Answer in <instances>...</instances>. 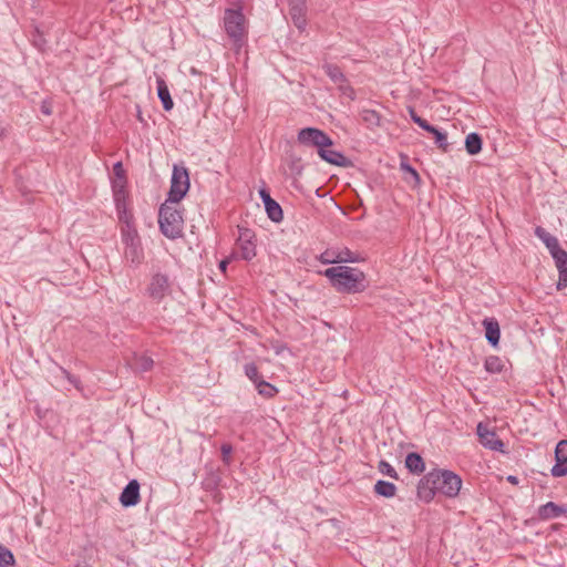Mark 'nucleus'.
I'll return each mask as SVG.
<instances>
[{
    "label": "nucleus",
    "instance_id": "39448f33",
    "mask_svg": "<svg viewBox=\"0 0 567 567\" xmlns=\"http://www.w3.org/2000/svg\"><path fill=\"white\" fill-rule=\"evenodd\" d=\"M224 29L235 45H241L247 35L246 18L241 8L225 10Z\"/></svg>",
    "mask_w": 567,
    "mask_h": 567
},
{
    "label": "nucleus",
    "instance_id": "ddd939ff",
    "mask_svg": "<svg viewBox=\"0 0 567 567\" xmlns=\"http://www.w3.org/2000/svg\"><path fill=\"white\" fill-rule=\"evenodd\" d=\"M563 515H567V504L547 502L546 504L540 505L537 509V517L540 520H550Z\"/></svg>",
    "mask_w": 567,
    "mask_h": 567
},
{
    "label": "nucleus",
    "instance_id": "bb28decb",
    "mask_svg": "<svg viewBox=\"0 0 567 567\" xmlns=\"http://www.w3.org/2000/svg\"><path fill=\"white\" fill-rule=\"evenodd\" d=\"M255 386L258 393L266 399H271L276 396L278 393V389L271 383L265 381L264 379L259 381Z\"/></svg>",
    "mask_w": 567,
    "mask_h": 567
},
{
    "label": "nucleus",
    "instance_id": "09e8293b",
    "mask_svg": "<svg viewBox=\"0 0 567 567\" xmlns=\"http://www.w3.org/2000/svg\"><path fill=\"white\" fill-rule=\"evenodd\" d=\"M228 264H229V259H228V258L223 259V260L219 262V265H218L219 270H220L221 272H224V274H225V272H226V269H227Z\"/></svg>",
    "mask_w": 567,
    "mask_h": 567
},
{
    "label": "nucleus",
    "instance_id": "f257e3e1",
    "mask_svg": "<svg viewBox=\"0 0 567 567\" xmlns=\"http://www.w3.org/2000/svg\"><path fill=\"white\" fill-rule=\"evenodd\" d=\"M462 487V478L450 470H433L425 474L416 486L417 498L424 503H430L436 493H441L449 498L458 495Z\"/></svg>",
    "mask_w": 567,
    "mask_h": 567
},
{
    "label": "nucleus",
    "instance_id": "4be33fe9",
    "mask_svg": "<svg viewBox=\"0 0 567 567\" xmlns=\"http://www.w3.org/2000/svg\"><path fill=\"white\" fill-rule=\"evenodd\" d=\"M265 209L270 220L280 223L284 219L282 208L274 198L266 202Z\"/></svg>",
    "mask_w": 567,
    "mask_h": 567
},
{
    "label": "nucleus",
    "instance_id": "c03bdc74",
    "mask_svg": "<svg viewBox=\"0 0 567 567\" xmlns=\"http://www.w3.org/2000/svg\"><path fill=\"white\" fill-rule=\"evenodd\" d=\"M402 168L410 173L415 181H420L419 173L409 164H402Z\"/></svg>",
    "mask_w": 567,
    "mask_h": 567
},
{
    "label": "nucleus",
    "instance_id": "a19ab883",
    "mask_svg": "<svg viewBox=\"0 0 567 567\" xmlns=\"http://www.w3.org/2000/svg\"><path fill=\"white\" fill-rule=\"evenodd\" d=\"M417 125H419L422 130H424V131H426V132L431 133L432 135H434V134L437 132V130H439V128H436L435 126L431 125L426 120L417 121Z\"/></svg>",
    "mask_w": 567,
    "mask_h": 567
},
{
    "label": "nucleus",
    "instance_id": "473e14b6",
    "mask_svg": "<svg viewBox=\"0 0 567 567\" xmlns=\"http://www.w3.org/2000/svg\"><path fill=\"white\" fill-rule=\"evenodd\" d=\"M246 377L256 385L259 381L262 380V377L259 374L258 368L255 363H247L244 367Z\"/></svg>",
    "mask_w": 567,
    "mask_h": 567
},
{
    "label": "nucleus",
    "instance_id": "aec40b11",
    "mask_svg": "<svg viewBox=\"0 0 567 567\" xmlns=\"http://www.w3.org/2000/svg\"><path fill=\"white\" fill-rule=\"evenodd\" d=\"M483 140L478 133L472 132L465 138V148L470 155H476L482 151Z\"/></svg>",
    "mask_w": 567,
    "mask_h": 567
},
{
    "label": "nucleus",
    "instance_id": "423d86ee",
    "mask_svg": "<svg viewBox=\"0 0 567 567\" xmlns=\"http://www.w3.org/2000/svg\"><path fill=\"white\" fill-rule=\"evenodd\" d=\"M189 189V174L185 166L174 165L167 202L179 204Z\"/></svg>",
    "mask_w": 567,
    "mask_h": 567
},
{
    "label": "nucleus",
    "instance_id": "a18cd8bd",
    "mask_svg": "<svg viewBox=\"0 0 567 567\" xmlns=\"http://www.w3.org/2000/svg\"><path fill=\"white\" fill-rule=\"evenodd\" d=\"M259 196L264 203V206L266 205V202L272 199V197L270 196L269 192L266 188L259 189Z\"/></svg>",
    "mask_w": 567,
    "mask_h": 567
},
{
    "label": "nucleus",
    "instance_id": "72a5a7b5",
    "mask_svg": "<svg viewBox=\"0 0 567 567\" xmlns=\"http://www.w3.org/2000/svg\"><path fill=\"white\" fill-rule=\"evenodd\" d=\"M379 471L391 478L399 480V475L394 467L388 463L386 461H380L379 463Z\"/></svg>",
    "mask_w": 567,
    "mask_h": 567
},
{
    "label": "nucleus",
    "instance_id": "58836bf2",
    "mask_svg": "<svg viewBox=\"0 0 567 567\" xmlns=\"http://www.w3.org/2000/svg\"><path fill=\"white\" fill-rule=\"evenodd\" d=\"M113 172H114V175L117 177V179H121L122 184L124 185V183L126 182V177H125V171H124L121 162H117L113 165Z\"/></svg>",
    "mask_w": 567,
    "mask_h": 567
},
{
    "label": "nucleus",
    "instance_id": "6e6552de",
    "mask_svg": "<svg viewBox=\"0 0 567 567\" xmlns=\"http://www.w3.org/2000/svg\"><path fill=\"white\" fill-rule=\"evenodd\" d=\"M236 245L239 249V256L241 259L250 261L256 256L255 233L246 227H239Z\"/></svg>",
    "mask_w": 567,
    "mask_h": 567
},
{
    "label": "nucleus",
    "instance_id": "dca6fc26",
    "mask_svg": "<svg viewBox=\"0 0 567 567\" xmlns=\"http://www.w3.org/2000/svg\"><path fill=\"white\" fill-rule=\"evenodd\" d=\"M305 3V0L290 3L289 13L291 16V20L299 30L305 29L307 23Z\"/></svg>",
    "mask_w": 567,
    "mask_h": 567
},
{
    "label": "nucleus",
    "instance_id": "393cba45",
    "mask_svg": "<svg viewBox=\"0 0 567 567\" xmlns=\"http://www.w3.org/2000/svg\"><path fill=\"white\" fill-rule=\"evenodd\" d=\"M361 118L369 128L378 127L381 124V115L375 110H362Z\"/></svg>",
    "mask_w": 567,
    "mask_h": 567
},
{
    "label": "nucleus",
    "instance_id": "49530a36",
    "mask_svg": "<svg viewBox=\"0 0 567 567\" xmlns=\"http://www.w3.org/2000/svg\"><path fill=\"white\" fill-rule=\"evenodd\" d=\"M409 114H410V117L411 120L417 125V121H423L424 118H422L421 116L417 115V113L415 112V110L413 107H409Z\"/></svg>",
    "mask_w": 567,
    "mask_h": 567
},
{
    "label": "nucleus",
    "instance_id": "412c9836",
    "mask_svg": "<svg viewBox=\"0 0 567 567\" xmlns=\"http://www.w3.org/2000/svg\"><path fill=\"white\" fill-rule=\"evenodd\" d=\"M113 197H114V204H115L116 212L127 209L126 193H125L123 184L120 185V184L115 183L113 185Z\"/></svg>",
    "mask_w": 567,
    "mask_h": 567
},
{
    "label": "nucleus",
    "instance_id": "3c124183",
    "mask_svg": "<svg viewBox=\"0 0 567 567\" xmlns=\"http://www.w3.org/2000/svg\"><path fill=\"white\" fill-rule=\"evenodd\" d=\"M42 112L45 114H50V111L48 110V107H42Z\"/></svg>",
    "mask_w": 567,
    "mask_h": 567
},
{
    "label": "nucleus",
    "instance_id": "37998d69",
    "mask_svg": "<svg viewBox=\"0 0 567 567\" xmlns=\"http://www.w3.org/2000/svg\"><path fill=\"white\" fill-rule=\"evenodd\" d=\"M417 125H419L422 130H424V131H426V132L431 133L432 135H434V134L437 132V130H439V128H436L435 126L431 125L426 120L417 121Z\"/></svg>",
    "mask_w": 567,
    "mask_h": 567
},
{
    "label": "nucleus",
    "instance_id": "603ef678",
    "mask_svg": "<svg viewBox=\"0 0 567 567\" xmlns=\"http://www.w3.org/2000/svg\"><path fill=\"white\" fill-rule=\"evenodd\" d=\"M137 117L142 121L141 111H137Z\"/></svg>",
    "mask_w": 567,
    "mask_h": 567
},
{
    "label": "nucleus",
    "instance_id": "6ab92c4d",
    "mask_svg": "<svg viewBox=\"0 0 567 567\" xmlns=\"http://www.w3.org/2000/svg\"><path fill=\"white\" fill-rule=\"evenodd\" d=\"M535 236L545 244L546 248L549 250V254L560 247L558 239L542 226H537L535 228Z\"/></svg>",
    "mask_w": 567,
    "mask_h": 567
},
{
    "label": "nucleus",
    "instance_id": "f704fd0d",
    "mask_svg": "<svg viewBox=\"0 0 567 567\" xmlns=\"http://www.w3.org/2000/svg\"><path fill=\"white\" fill-rule=\"evenodd\" d=\"M435 140L436 146L442 150L443 152L449 151L450 144L447 143V135L444 132H441L437 130V132L433 135Z\"/></svg>",
    "mask_w": 567,
    "mask_h": 567
},
{
    "label": "nucleus",
    "instance_id": "79ce46f5",
    "mask_svg": "<svg viewBox=\"0 0 567 567\" xmlns=\"http://www.w3.org/2000/svg\"><path fill=\"white\" fill-rule=\"evenodd\" d=\"M417 125H419L422 130H424V131H426V132L431 133L432 135H434V134L437 132V130H439V128H436L435 126L431 125L426 120L417 121Z\"/></svg>",
    "mask_w": 567,
    "mask_h": 567
},
{
    "label": "nucleus",
    "instance_id": "f03ea898",
    "mask_svg": "<svg viewBox=\"0 0 567 567\" xmlns=\"http://www.w3.org/2000/svg\"><path fill=\"white\" fill-rule=\"evenodd\" d=\"M324 276L330 286L339 293L355 295L369 288L367 275L359 268L339 265L319 272Z\"/></svg>",
    "mask_w": 567,
    "mask_h": 567
},
{
    "label": "nucleus",
    "instance_id": "a878e982",
    "mask_svg": "<svg viewBox=\"0 0 567 567\" xmlns=\"http://www.w3.org/2000/svg\"><path fill=\"white\" fill-rule=\"evenodd\" d=\"M132 364H133L134 370H136L138 372H147L153 368L154 361L151 357L138 355V357L134 358Z\"/></svg>",
    "mask_w": 567,
    "mask_h": 567
},
{
    "label": "nucleus",
    "instance_id": "c756f323",
    "mask_svg": "<svg viewBox=\"0 0 567 567\" xmlns=\"http://www.w3.org/2000/svg\"><path fill=\"white\" fill-rule=\"evenodd\" d=\"M324 70H326L327 75L334 83H346L347 82V79L339 66L333 65V64H328L324 66Z\"/></svg>",
    "mask_w": 567,
    "mask_h": 567
},
{
    "label": "nucleus",
    "instance_id": "de8ad7c7",
    "mask_svg": "<svg viewBox=\"0 0 567 567\" xmlns=\"http://www.w3.org/2000/svg\"><path fill=\"white\" fill-rule=\"evenodd\" d=\"M409 114H410V117L411 120L417 125V121H423L424 118H422L421 116L417 115V113L415 112V110L413 107H409Z\"/></svg>",
    "mask_w": 567,
    "mask_h": 567
},
{
    "label": "nucleus",
    "instance_id": "f8f14e48",
    "mask_svg": "<svg viewBox=\"0 0 567 567\" xmlns=\"http://www.w3.org/2000/svg\"><path fill=\"white\" fill-rule=\"evenodd\" d=\"M140 487L137 480H131L127 483L120 495V503L123 507H133L140 503Z\"/></svg>",
    "mask_w": 567,
    "mask_h": 567
},
{
    "label": "nucleus",
    "instance_id": "1a4fd4ad",
    "mask_svg": "<svg viewBox=\"0 0 567 567\" xmlns=\"http://www.w3.org/2000/svg\"><path fill=\"white\" fill-rule=\"evenodd\" d=\"M477 435L480 437V443L491 451L504 452V442L497 436L494 431H491L483 423H478Z\"/></svg>",
    "mask_w": 567,
    "mask_h": 567
},
{
    "label": "nucleus",
    "instance_id": "2eb2a0df",
    "mask_svg": "<svg viewBox=\"0 0 567 567\" xmlns=\"http://www.w3.org/2000/svg\"><path fill=\"white\" fill-rule=\"evenodd\" d=\"M124 257L131 266L137 267L142 264L144 259V251L142 247V243L135 241L134 244L124 247Z\"/></svg>",
    "mask_w": 567,
    "mask_h": 567
},
{
    "label": "nucleus",
    "instance_id": "c9c22d12",
    "mask_svg": "<svg viewBox=\"0 0 567 567\" xmlns=\"http://www.w3.org/2000/svg\"><path fill=\"white\" fill-rule=\"evenodd\" d=\"M59 370L61 371L62 375L79 391H82V383H81V380L71 374L66 369H64L63 367L59 365Z\"/></svg>",
    "mask_w": 567,
    "mask_h": 567
},
{
    "label": "nucleus",
    "instance_id": "5701e85b",
    "mask_svg": "<svg viewBox=\"0 0 567 567\" xmlns=\"http://www.w3.org/2000/svg\"><path fill=\"white\" fill-rule=\"evenodd\" d=\"M374 492L379 496L391 498L396 493V486L393 483H391V482L379 480L374 484Z\"/></svg>",
    "mask_w": 567,
    "mask_h": 567
},
{
    "label": "nucleus",
    "instance_id": "20e7f679",
    "mask_svg": "<svg viewBox=\"0 0 567 567\" xmlns=\"http://www.w3.org/2000/svg\"><path fill=\"white\" fill-rule=\"evenodd\" d=\"M178 206L179 204H171L166 199L158 210L159 230L169 239H177L183 236V210Z\"/></svg>",
    "mask_w": 567,
    "mask_h": 567
},
{
    "label": "nucleus",
    "instance_id": "864d4df0",
    "mask_svg": "<svg viewBox=\"0 0 567 567\" xmlns=\"http://www.w3.org/2000/svg\"><path fill=\"white\" fill-rule=\"evenodd\" d=\"M137 117L142 121L141 111H137Z\"/></svg>",
    "mask_w": 567,
    "mask_h": 567
},
{
    "label": "nucleus",
    "instance_id": "5fc2aeb1",
    "mask_svg": "<svg viewBox=\"0 0 567 567\" xmlns=\"http://www.w3.org/2000/svg\"><path fill=\"white\" fill-rule=\"evenodd\" d=\"M297 174H301V167L297 169Z\"/></svg>",
    "mask_w": 567,
    "mask_h": 567
},
{
    "label": "nucleus",
    "instance_id": "8fccbe9b",
    "mask_svg": "<svg viewBox=\"0 0 567 567\" xmlns=\"http://www.w3.org/2000/svg\"><path fill=\"white\" fill-rule=\"evenodd\" d=\"M506 480L513 485H517L519 483L518 477L515 475H508Z\"/></svg>",
    "mask_w": 567,
    "mask_h": 567
},
{
    "label": "nucleus",
    "instance_id": "e433bc0d",
    "mask_svg": "<svg viewBox=\"0 0 567 567\" xmlns=\"http://www.w3.org/2000/svg\"><path fill=\"white\" fill-rule=\"evenodd\" d=\"M117 216L122 226L135 227L133 214L128 209L117 212Z\"/></svg>",
    "mask_w": 567,
    "mask_h": 567
},
{
    "label": "nucleus",
    "instance_id": "2f4dec72",
    "mask_svg": "<svg viewBox=\"0 0 567 567\" xmlns=\"http://www.w3.org/2000/svg\"><path fill=\"white\" fill-rule=\"evenodd\" d=\"M317 259L323 265L338 264V249L328 248Z\"/></svg>",
    "mask_w": 567,
    "mask_h": 567
},
{
    "label": "nucleus",
    "instance_id": "c85d7f7f",
    "mask_svg": "<svg viewBox=\"0 0 567 567\" xmlns=\"http://www.w3.org/2000/svg\"><path fill=\"white\" fill-rule=\"evenodd\" d=\"M484 368L489 373H499L503 371L504 364L499 357L489 355L485 360Z\"/></svg>",
    "mask_w": 567,
    "mask_h": 567
},
{
    "label": "nucleus",
    "instance_id": "0eeeda50",
    "mask_svg": "<svg viewBox=\"0 0 567 567\" xmlns=\"http://www.w3.org/2000/svg\"><path fill=\"white\" fill-rule=\"evenodd\" d=\"M171 292L168 275L156 272L151 277L146 288L147 296L156 302H161Z\"/></svg>",
    "mask_w": 567,
    "mask_h": 567
},
{
    "label": "nucleus",
    "instance_id": "f3484780",
    "mask_svg": "<svg viewBox=\"0 0 567 567\" xmlns=\"http://www.w3.org/2000/svg\"><path fill=\"white\" fill-rule=\"evenodd\" d=\"M405 467L414 475H420L425 471V462L416 452H410L405 457Z\"/></svg>",
    "mask_w": 567,
    "mask_h": 567
},
{
    "label": "nucleus",
    "instance_id": "7ed1b4c3",
    "mask_svg": "<svg viewBox=\"0 0 567 567\" xmlns=\"http://www.w3.org/2000/svg\"><path fill=\"white\" fill-rule=\"evenodd\" d=\"M297 141L301 145L316 147L320 158L329 164L340 167H349L352 164L341 152L331 148L334 145L333 141L320 128H301L298 132Z\"/></svg>",
    "mask_w": 567,
    "mask_h": 567
},
{
    "label": "nucleus",
    "instance_id": "4c0bfd02",
    "mask_svg": "<svg viewBox=\"0 0 567 567\" xmlns=\"http://www.w3.org/2000/svg\"><path fill=\"white\" fill-rule=\"evenodd\" d=\"M220 452H221L223 463L226 465H229L230 461H231L230 455L233 453V446L229 443H224L220 446Z\"/></svg>",
    "mask_w": 567,
    "mask_h": 567
},
{
    "label": "nucleus",
    "instance_id": "4468645a",
    "mask_svg": "<svg viewBox=\"0 0 567 567\" xmlns=\"http://www.w3.org/2000/svg\"><path fill=\"white\" fill-rule=\"evenodd\" d=\"M485 338L492 347H497L501 338L499 323L495 318H485L483 320Z\"/></svg>",
    "mask_w": 567,
    "mask_h": 567
},
{
    "label": "nucleus",
    "instance_id": "9d476101",
    "mask_svg": "<svg viewBox=\"0 0 567 567\" xmlns=\"http://www.w3.org/2000/svg\"><path fill=\"white\" fill-rule=\"evenodd\" d=\"M555 465L550 468L553 477L567 475V440H560L555 447Z\"/></svg>",
    "mask_w": 567,
    "mask_h": 567
},
{
    "label": "nucleus",
    "instance_id": "ea45409f",
    "mask_svg": "<svg viewBox=\"0 0 567 567\" xmlns=\"http://www.w3.org/2000/svg\"><path fill=\"white\" fill-rule=\"evenodd\" d=\"M340 90H341L343 95L350 97L351 100L355 99L354 90L347 82L346 83H341Z\"/></svg>",
    "mask_w": 567,
    "mask_h": 567
},
{
    "label": "nucleus",
    "instance_id": "cd10ccee",
    "mask_svg": "<svg viewBox=\"0 0 567 567\" xmlns=\"http://www.w3.org/2000/svg\"><path fill=\"white\" fill-rule=\"evenodd\" d=\"M362 258L349 248L338 249V264L359 262Z\"/></svg>",
    "mask_w": 567,
    "mask_h": 567
},
{
    "label": "nucleus",
    "instance_id": "9b49d317",
    "mask_svg": "<svg viewBox=\"0 0 567 567\" xmlns=\"http://www.w3.org/2000/svg\"><path fill=\"white\" fill-rule=\"evenodd\" d=\"M555 265L558 270V281L556 285L557 290H563L567 287V251L559 247L550 252Z\"/></svg>",
    "mask_w": 567,
    "mask_h": 567
},
{
    "label": "nucleus",
    "instance_id": "7c9ffc66",
    "mask_svg": "<svg viewBox=\"0 0 567 567\" xmlns=\"http://www.w3.org/2000/svg\"><path fill=\"white\" fill-rule=\"evenodd\" d=\"M16 566V559L12 551L0 544V567H13Z\"/></svg>",
    "mask_w": 567,
    "mask_h": 567
},
{
    "label": "nucleus",
    "instance_id": "b1692460",
    "mask_svg": "<svg viewBox=\"0 0 567 567\" xmlns=\"http://www.w3.org/2000/svg\"><path fill=\"white\" fill-rule=\"evenodd\" d=\"M121 238L124 247L141 240L136 228L131 226H121Z\"/></svg>",
    "mask_w": 567,
    "mask_h": 567
},
{
    "label": "nucleus",
    "instance_id": "a211bd4d",
    "mask_svg": "<svg viewBox=\"0 0 567 567\" xmlns=\"http://www.w3.org/2000/svg\"><path fill=\"white\" fill-rule=\"evenodd\" d=\"M156 85H157V96L162 102L163 109L165 111H171L174 106L173 99L171 96L168 86L164 79L157 78L156 79Z\"/></svg>",
    "mask_w": 567,
    "mask_h": 567
}]
</instances>
